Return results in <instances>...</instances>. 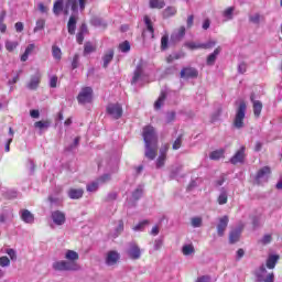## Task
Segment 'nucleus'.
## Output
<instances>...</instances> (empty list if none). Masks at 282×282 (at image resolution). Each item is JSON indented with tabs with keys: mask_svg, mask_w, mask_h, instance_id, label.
Returning <instances> with one entry per match:
<instances>
[{
	"mask_svg": "<svg viewBox=\"0 0 282 282\" xmlns=\"http://www.w3.org/2000/svg\"><path fill=\"white\" fill-rule=\"evenodd\" d=\"M144 67H147V62L140 61L134 70L131 85H138V83H142L144 79Z\"/></svg>",
	"mask_w": 282,
	"mask_h": 282,
	"instance_id": "8",
	"label": "nucleus"
},
{
	"mask_svg": "<svg viewBox=\"0 0 282 282\" xmlns=\"http://www.w3.org/2000/svg\"><path fill=\"white\" fill-rule=\"evenodd\" d=\"M41 30H45V20H43V19H39L36 21L33 32H34V34H36V32H41Z\"/></svg>",
	"mask_w": 282,
	"mask_h": 282,
	"instance_id": "39",
	"label": "nucleus"
},
{
	"mask_svg": "<svg viewBox=\"0 0 282 282\" xmlns=\"http://www.w3.org/2000/svg\"><path fill=\"white\" fill-rule=\"evenodd\" d=\"M85 31H87V25L83 24L82 31L76 35V41L79 43V45H83V41H85V35L83 34Z\"/></svg>",
	"mask_w": 282,
	"mask_h": 282,
	"instance_id": "41",
	"label": "nucleus"
},
{
	"mask_svg": "<svg viewBox=\"0 0 282 282\" xmlns=\"http://www.w3.org/2000/svg\"><path fill=\"white\" fill-rule=\"evenodd\" d=\"M228 216H224L219 219V223L217 225L218 237H224V232H226V229L228 228Z\"/></svg>",
	"mask_w": 282,
	"mask_h": 282,
	"instance_id": "18",
	"label": "nucleus"
},
{
	"mask_svg": "<svg viewBox=\"0 0 282 282\" xmlns=\"http://www.w3.org/2000/svg\"><path fill=\"white\" fill-rule=\"evenodd\" d=\"M39 85H41V73L36 72L34 75L31 76V79L26 84V87L31 91H35V89H39Z\"/></svg>",
	"mask_w": 282,
	"mask_h": 282,
	"instance_id": "12",
	"label": "nucleus"
},
{
	"mask_svg": "<svg viewBox=\"0 0 282 282\" xmlns=\"http://www.w3.org/2000/svg\"><path fill=\"white\" fill-rule=\"evenodd\" d=\"M0 265L1 268H8L10 265V259L8 257H1L0 258Z\"/></svg>",
	"mask_w": 282,
	"mask_h": 282,
	"instance_id": "59",
	"label": "nucleus"
},
{
	"mask_svg": "<svg viewBox=\"0 0 282 282\" xmlns=\"http://www.w3.org/2000/svg\"><path fill=\"white\" fill-rule=\"evenodd\" d=\"M119 50L123 53L130 52L131 51V44L129 41H124L121 44H119Z\"/></svg>",
	"mask_w": 282,
	"mask_h": 282,
	"instance_id": "49",
	"label": "nucleus"
},
{
	"mask_svg": "<svg viewBox=\"0 0 282 282\" xmlns=\"http://www.w3.org/2000/svg\"><path fill=\"white\" fill-rule=\"evenodd\" d=\"M34 47H36L34 44H29L24 51V54L21 56L22 63H25L28 61L30 54L34 52Z\"/></svg>",
	"mask_w": 282,
	"mask_h": 282,
	"instance_id": "32",
	"label": "nucleus"
},
{
	"mask_svg": "<svg viewBox=\"0 0 282 282\" xmlns=\"http://www.w3.org/2000/svg\"><path fill=\"white\" fill-rule=\"evenodd\" d=\"M278 261H279V256L276 254L269 256V258L267 259V268L269 270H274V268H276Z\"/></svg>",
	"mask_w": 282,
	"mask_h": 282,
	"instance_id": "27",
	"label": "nucleus"
},
{
	"mask_svg": "<svg viewBox=\"0 0 282 282\" xmlns=\"http://www.w3.org/2000/svg\"><path fill=\"white\" fill-rule=\"evenodd\" d=\"M85 191H83V188H70L67 192L69 199H80V197H83Z\"/></svg>",
	"mask_w": 282,
	"mask_h": 282,
	"instance_id": "22",
	"label": "nucleus"
},
{
	"mask_svg": "<svg viewBox=\"0 0 282 282\" xmlns=\"http://www.w3.org/2000/svg\"><path fill=\"white\" fill-rule=\"evenodd\" d=\"M184 36H186V28L181 26L172 33L171 43H180V41H182Z\"/></svg>",
	"mask_w": 282,
	"mask_h": 282,
	"instance_id": "14",
	"label": "nucleus"
},
{
	"mask_svg": "<svg viewBox=\"0 0 282 282\" xmlns=\"http://www.w3.org/2000/svg\"><path fill=\"white\" fill-rule=\"evenodd\" d=\"M177 14V8L167 7L163 11V19H171V17H175Z\"/></svg>",
	"mask_w": 282,
	"mask_h": 282,
	"instance_id": "29",
	"label": "nucleus"
},
{
	"mask_svg": "<svg viewBox=\"0 0 282 282\" xmlns=\"http://www.w3.org/2000/svg\"><path fill=\"white\" fill-rule=\"evenodd\" d=\"M147 226H149V220H142L137 226L133 227V230L134 231L144 230V228H147Z\"/></svg>",
	"mask_w": 282,
	"mask_h": 282,
	"instance_id": "51",
	"label": "nucleus"
},
{
	"mask_svg": "<svg viewBox=\"0 0 282 282\" xmlns=\"http://www.w3.org/2000/svg\"><path fill=\"white\" fill-rule=\"evenodd\" d=\"M256 276L259 282H274V273H268V269L263 264L256 271Z\"/></svg>",
	"mask_w": 282,
	"mask_h": 282,
	"instance_id": "7",
	"label": "nucleus"
},
{
	"mask_svg": "<svg viewBox=\"0 0 282 282\" xmlns=\"http://www.w3.org/2000/svg\"><path fill=\"white\" fill-rule=\"evenodd\" d=\"M164 100H166V93L161 91L158 100L154 102V109H162V105H164Z\"/></svg>",
	"mask_w": 282,
	"mask_h": 282,
	"instance_id": "34",
	"label": "nucleus"
},
{
	"mask_svg": "<svg viewBox=\"0 0 282 282\" xmlns=\"http://www.w3.org/2000/svg\"><path fill=\"white\" fill-rule=\"evenodd\" d=\"M210 160H221L224 158V150H216L209 154Z\"/></svg>",
	"mask_w": 282,
	"mask_h": 282,
	"instance_id": "42",
	"label": "nucleus"
},
{
	"mask_svg": "<svg viewBox=\"0 0 282 282\" xmlns=\"http://www.w3.org/2000/svg\"><path fill=\"white\" fill-rule=\"evenodd\" d=\"M185 47H187V50H202V43L199 42H186L185 43Z\"/></svg>",
	"mask_w": 282,
	"mask_h": 282,
	"instance_id": "43",
	"label": "nucleus"
},
{
	"mask_svg": "<svg viewBox=\"0 0 282 282\" xmlns=\"http://www.w3.org/2000/svg\"><path fill=\"white\" fill-rule=\"evenodd\" d=\"M199 73L196 68L193 67H185L181 70V78H197Z\"/></svg>",
	"mask_w": 282,
	"mask_h": 282,
	"instance_id": "17",
	"label": "nucleus"
},
{
	"mask_svg": "<svg viewBox=\"0 0 282 282\" xmlns=\"http://www.w3.org/2000/svg\"><path fill=\"white\" fill-rule=\"evenodd\" d=\"M246 109H248L246 101H240L236 110V117L234 120V127H236V129H243V120L246 119Z\"/></svg>",
	"mask_w": 282,
	"mask_h": 282,
	"instance_id": "3",
	"label": "nucleus"
},
{
	"mask_svg": "<svg viewBox=\"0 0 282 282\" xmlns=\"http://www.w3.org/2000/svg\"><path fill=\"white\" fill-rule=\"evenodd\" d=\"M94 52V45L91 43H86L84 46V54H91Z\"/></svg>",
	"mask_w": 282,
	"mask_h": 282,
	"instance_id": "61",
	"label": "nucleus"
},
{
	"mask_svg": "<svg viewBox=\"0 0 282 282\" xmlns=\"http://www.w3.org/2000/svg\"><path fill=\"white\" fill-rule=\"evenodd\" d=\"M107 113L112 116L115 120H120L122 118V106L120 104H109L107 106Z\"/></svg>",
	"mask_w": 282,
	"mask_h": 282,
	"instance_id": "10",
	"label": "nucleus"
},
{
	"mask_svg": "<svg viewBox=\"0 0 282 282\" xmlns=\"http://www.w3.org/2000/svg\"><path fill=\"white\" fill-rule=\"evenodd\" d=\"M182 252L185 257H188L195 252V247L193 245H185L182 248Z\"/></svg>",
	"mask_w": 282,
	"mask_h": 282,
	"instance_id": "37",
	"label": "nucleus"
},
{
	"mask_svg": "<svg viewBox=\"0 0 282 282\" xmlns=\"http://www.w3.org/2000/svg\"><path fill=\"white\" fill-rule=\"evenodd\" d=\"M270 175H272V170L270 169V166H263L256 174V177H254L256 184L268 183V180H270Z\"/></svg>",
	"mask_w": 282,
	"mask_h": 282,
	"instance_id": "5",
	"label": "nucleus"
},
{
	"mask_svg": "<svg viewBox=\"0 0 282 282\" xmlns=\"http://www.w3.org/2000/svg\"><path fill=\"white\" fill-rule=\"evenodd\" d=\"M219 54H221V46H218L214 50V52L212 54L208 55L207 57V65L213 66L215 65L216 61H217V56H219Z\"/></svg>",
	"mask_w": 282,
	"mask_h": 282,
	"instance_id": "21",
	"label": "nucleus"
},
{
	"mask_svg": "<svg viewBox=\"0 0 282 282\" xmlns=\"http://www.w3.org/2000/svg\"><path fill=\"white\" fill-rule=\"evenodd\" d=\"M98 184H100V182H98V181L88 184L87 185L88 193H96V191H98Z\"/></svg>",
	"mask_w": 282,
	"mask_h": 282,
	"instance_id": "53",
	"label": "nucleus"
},
{
	"mask_svg": "<svg viewBox=\"0 0 282 282\" xmlns=\"http://www.w3.org/2000/svg\"><path fill=\"white\" fill-rule=\"evenodd\" d=\"M57 83H58V77H57L56 75H54V76H52V77L50 78V87H51L52 89H56Z\"/></svg>",
	"mask_w": 282,
	"mask_h": 282,
	"instance_id": "60",
	"label": "nucleus"
},
{
	"mask_svg": "<svg viewBox=\"0 0 282 282\" xmlns=\"http://www.w3.org/2000/svg\"><path fill=\"white\" fill-rule=\"evenodd\" d=\"M6 21V11H2L0 13V32L2 34H4L6 30H8V26L6 25V23H3Z\"/></svg>",
	"mask_w": 282,
	"mask_h": 282,
	"instance_id": "40",
	"label": "nucleus"
},
{
	"mask_svg": "<svg viewBox=\"0 0 282 282\" xmlns=\"http://www.w3.org/2000/svg\"><path fill=\"white\" fill-rule=\"evenodd\" d=\"M52 124V122H50V120L46 121H37L34 123L35 129H50V126Z\"/></svg>",
	"mask_w": 282,
	"mask_h": 282,
	"instance_id": "38",
	"label": "nucleus"
},
{
	"mask_svg": "<svg viewBox=\"0 0 282 282\" xmlns=\"http://www.w3.org/2000/svg\"><path fill=\"white\" fill-rule=\"evenodd\" d=\"M76 23H77L76 15H70L67 23L68 34H72V35L76 34Z\"/></svg>",
	"mask_w": 282,
	"mask_h": 282,
	"instance_id": "26",
	"label": "nucleus"
},
{
	"mask_svg": "<svg viewBox=\"0 0 282 282\" xmlns=\"http://www.w3.org/2000/svg\"><path fill=\"white\" fill-rule=\"evenodd\" d=\"M113 48H109L102 56V61H104V65L102 67L105 69H107V67H109V63H111L113 61Z\"/></svg>",
	"mask_w": 282,
	"mask_h": 282,
	"instance_id": "23",
	"label": "nucleus"
},
{
	"mask_svg": "<svg viewBox=\"0 0 282 282\" xmlns=\"http://www.w3.org/2000/svg\"><path fill=\"white\" fill-rule=\"evenodd\" d=\"M192 226L193 228H202V218L200 217L192 218Z\"/></svg>",
	"mask_w": 282,
	"mask_h": 282,
	"instance_id": "57",
	"label": "nucleus"
},
{
	"mask_svg": "<svg viewBox=\"0 0 282 282\" xmlns=\"http://www.w3.org/2000/svg\"><path fill=\"white\" fill-rule=\"evenodd\" d=\"M53 270L56 272H78L80 264L73 261L59 260L53 263Z\"/></svg>",
	"mask_w": 282,
	"mask_h": 282,
	"instance_id": "2",
	"label": "nucleus"
},
{
	"mask_svg": "<svg viewBox=\"0 0 282 282\" xmlns=\"http://www.w3.org/2000/svg\"><path fill=\"white\" fill-rule=\"evenodd\" d=\"M240 237H241V228L232 229L229 234V242L237 243Z\"/></svg>",
	"mask_w": 282,
	"mask_h": 282,
	"instance_id": "24",
	"label": "nucleus"
},
{
	"mask_svg": "<svg viewBox=\"0 0 282 282\" xmlns=\"http://www.w3.org/2000/svg\"><path fill=\"white\" fill-rule=\"evenodd\" d=\"M142 186H139L133 193H132V198L138 200L140 197H142Z\"/></svg>",
	"mask_w": 282,
	"mask_h": 282,
	"instance_id": "56",
	"label": "nucleus"
},
{
	"mask_svg": "<svg viewBox=\"0 0 282 282\" xmlns=\"http://www.w3.org/2000/svg\"><path fill=\"white\" fill-rule=\"evenodd\" d=\"M78 6L80 12H83V10H85V6H87V0H66L64 14H69V8L72 12H78Z\"/></svg>",
	"mask_w": 282,
	"mask_h": 282,
	"instance_id": "4",
	"label": "nucleus"
},
{
	"mask_svg": "<svg viewBox=\"0 0 282 282\" xmlns=\"http://www.w3.org/2000/svg\"><path fill=\"white\" fill-rule=\"evenodd\" d=\"M196 282H210V276L202 275V276L197 278Z\"/></svg>",
	"mask_w": 282,
	"mask_h": 282,
	"instance_id": "64",
	"label": "nucleus"
},
{
	"mask_svg": "<svg viewBox=\"0 0 282 282\" xmlns=\"http://www.w3.org/2000/svg\"><path fill=\"white\" fill-rule=\"evenodd\" d=\"M182 134L177 137V139L173 142L172 149L173 151H177L180 149H182Z\"/></svg>",
	"mask_w": 282,
	"mask_h": 282,
	"instance_id": "50",
	"label": "nucleus"
},
{
	"mask_svg": "<svg viewBox=\"0 0 282 282\" xmlns=\"http://www.w3.org/2000/svg\"><path fill=\"white\" fill-rule=\"evenodd\" d=\"M14 218V215L12 214V209H3V212L0 214V224H8V221H11Z\"/></svg>",
	"mask_w": 282,
	"mask_h": 282,
	"instance_id": "20",
	"label": "nucleus"
},
{
	"mask_svg": "<svg viewBox=\"0 0 282 282\" xmlns=\"http://www.w3.org/2000/svg\"><path fill=\"white\" fill-rule=\"evenodd\" d=\"M48 200L51 202L52 206H61V204H63V198L58 196H50Z\"/></svg>",
	"mask_w": 282,
	"mask_h": 282,
	"instance_id": "48",
	"label": "nucleus"
},
{
	"mask_svg": "<svg viewBox=\"0 0 282 282\" xmlns=\"http://www.w3.org/2000/svg\"><path fill=\"white\" fill-rule=\"evenodd\" d=\"M52 220L56 226H63L65 224V213L55 210L51 214Z\"/></svg>",
	"mask_w": 282,
	"mask_h": 282,
	"instance_id": "16",
	"label": "nucleus"
},
{
	"mask_svg": "<svg viewBox=\"0 0 282 282\" xmlns=\"http://www.w3.org/2000/svg\"><path fill=\"white\" fill-rule=\"evenodd\" d=\"M272 242V235L267 234L262 237V239L260 240V243H262V246H268V243Z\"/></svg>",
	"mask_w": 282,
	"mask_h": 282,
	"instance_id": "55",
	"label": "nucleus"
},
{
	"mask_svg": "<svg viewBox=\"0 0 282 282\" xmlns=\"http://www.w3.org/2000/svg\"><path fill=\"white\" fill-rule=\"evenodd\" d=\"M166 153H169V143L164 144L160 149V155L166 158Z\"/></svg>",
	"mask_w": 282,
	"mask_h": 282,
	"instance_id": "63",
	"label": "nucleus"
},
{
	"mask_svg": "<svg viewBox=\"0 0 282 282\" xmlns=\"http://www.w3.org/2000/svg\"><path fill=\"white\" fill-rule=\"evenodd\" d=\"M90 23L91 25H95V28H107V22L100 18H93Z\"/></svg>",
	"mask_w": 282,
	"mask_h": 282,
	"instance_id": "36",
	"label": "nucleus"
},
{
	"mask_svg": "<svg viewBox=\"0 0 282 282\" xmlns=\"http://www.w3.org/2000/svg\"><path fill=\"white\" fill-rule=\"evenodd\" d=\"M94 99V89L91 87H85L77 96L79 105H87Z\"/></svg>",
	"mask_w": 282,
	"mask_h": 282,
	"instance_id": "6",
	"label": "nucleus"
},
{
	"mask_svg": "<svg viewBox=\"0 0 282 282\" xmlns=\"http://www.w3.org/2000/svg\"><path fill=\"white\" fill-rule=\"evenodd\" d=\"M143 140L145 142V158L153 160L158 155V134L155 128L147 126L143 128Z\"/></svg>",
	"mask_w": 282,
	"mask_h": 282,
	"instance_id": "1",
	"label": "nucleus"
},
{
	"mask_svg": "<svg viewBox=\"0 0 282 282\" xmlns=\"http://www.w3.org/2000/svg\"><path fill=\"white\" fill-rule=\"evenodd\" d=\"M128 256L130 257V259H133L134 261H137V259H140V257H142V251L140 250V247L135 242L129 243Z\"/></svg>",
	"mask_w": 282,
	"mask_h": 282,
	"instance_id": "11",
	"label": "nucleus"
},
{
	"mask_svg": "<svg viewBox=\"0 0 282 282\" xmlns=\"http://www.w3.org/2000/svg\"><path fill=\"white\" fill-rule=\"evenodd\" d=\"M20 217L24 224H34V214H31L28 209H21Z\"/></svg>",
	"mask_w": 282,
	"mask_h": 282,
	"instance_id": "19",
	"label": "nucleus"
},
{
	"mask_svg": "<svg viewBox=\"0 0 282 282\" xmlns=\"http://www.w3.org/2000/svg\"><path fill=\"white\" fill-rule=\"evenodd\" d=\"M52 54H53V58H55V61H61L63 58V52L61 51V47L53 45L52 46Z\"/></svg>",
	"mask_w": 282,
	"mask_h": 282,
	"instance_id": "35",
	"label": "nucleus"
},
{
	"mask_svg": "<svg viewBox=\"0 0 282 282\" xmlns=\"http://www.w3.org/2000/svg\"><path fill=\"white\" fill-rule=\"evenodd\" d=\"M161 50L162 52L169 50V34H164L161 37Z\"/></svg>",
	"mask_w": 282,
	"mask_h": 282,
	"instance_id": "45",
	"label": "nucleus"
},
{
	"mask_svg": "<svg viewBox=\"0 0 282 282\" xmlns=\"http://www.w3.org/2000/svg\"><path fill=\"white\" fill-rule=\"evenodd\" d=\"M261 14L254 13L253 15H250L249 21H251V23H254L256 25H259V23H261Z\"/></svg>",
	"mask_w": 282,
	"mask_h": 282,
	"instance_id": "52",
	"label": "nucleus"
},
{
	"mask_svg": "<svg viewBox=\"0 0 282 282\" xmlns=\"http://www.w3.org/2000/svg\"><path fill=\"white\" fill-rule=\"evenodd\" d=\"M65 2V0H56L53 4V13L58 17V14H61L62 10H63V3Z\"/></svg>",
	"mask_w": 282,
	"mask_h": 282,
	"instance_id": "31",
	"label": "nucleus"
},
{
	"mask_svg": "<svg viewBox=\"0 0 282 282\" xmlns=\"http://www.w3.org/2000/svg\"><path fill=\"white\" fill-rule=\"evenodd\" d=\"M217 45V41L209 40L206 43H200L202 50H213Z\"/></svg>",
	"mask_w": 282,
	"mask_h": 282,
	"instance_id": "44",
	"label": "nucleus"
},
{
	"mask_svg": "<svg viewBox=\"0 0 282 282\" xmlns=\"http://www.w3.org/2000/svg\"><path fill=\"white\" fill-rule=\"evenodd\" d=\"M217 203L219 204V206L228 204V191H226L224 187L220 188V194L218 195Z\"/></svg>",
	"mask_w": 282,
	"mask_h": 282,
	"instance_id": "25",
	"label": "nucleus"
},
{
	"mask_svg": "<svg viewBox=\"0 0 282 282\" xmlns=\"http://www.w3.org/2000/svg\"><path fill=\"white\" fill-rule=\"evenodd\" d=\"M7 254L10 257L11 261H17V251H14V249H7Z\"/></svg>",
	"mask_w": 282,
	"mask_h": 282,
	"instance_id": "62",
	"label": "nucleus"
},
{
	"mask_svg": "<svg viewBox=\"0 0 282 282\" xmlns=\"http://www.w3.org/2000/svg\"><path fill=\"white\" fill-rule=\"evenodd\" d=\"M250 100L253 104V116L259 118V116H261V111H263V104L260 100H254V93L250 95Z\"/></svg>",
	"mask_w": 282,
	"mask_h": 282,
	"instance_id": "15",
	"label": "nucleus"
},
{
	"mask_svg": "<svg viewBox=\"0 0 282 282\" xmlns=\"http://www.w3.org/2000/svg\"><path fill=\"white\" fill-rule=\"evenodd\" d=\"M65 259H67V261H72L73 263H76V261H78L79 259L78 252L74 250H67L65 253Z\"/></svg>",
	"mask_w": 282,
	"mask_h": 282,
	"instance_id": "30",
	"label": "nucleus"
},
{
	"mask_svg": "<svg viewBox=\"0 0 282 282\" xmlns=\"http://www.w3.org/2000/svg\"><path fill=\"white\" fill-rule=\"evenodd\" d=\"M19 47V42H12V41H7L6 42V50L8 52H14Z\"/></svg>",
	"mask_w": 282,
	"mask_h": 282,
	"instance_id": "46",
	"label": "nucleus"
},
{
	"mask_svg": "<svg viewBox=\"0 0 282 282\" xmlns=\"http://www.w3.org/2000/svg\"><path fill=\"white\" fill-rule=\"evenodd\" d=\"M230 164H243L246 162V145H241L240 149L230 158Z\"/></svg>",
	"mask_w": 282,
	"mask_h": 282,
	"instance_id": "9",
	"label": "nucleus"
},
{
	"mask_svg": "<svg viewBox=\"0 0 282 282\" xmlns=\"http://www.w3.org/2000/svg\"><path fill=\"white\" fill-rule=\"evenodd\" d=\"M120 261V253L116 250H111L107 252L106 256V264L108 265H116Z\"/></svg>",
	"mask_w": 282,
	"mask_h": 282,
	"instance_id": "13",
	"label": "nucleus"
},
{
	"mask_svg": "<svg viewBox=\"0 0 282 282\" xmlns=\"http://www.w3.org/2000/svg\"><path fill=\"white\" fill-rule=\"evenodd\" d=\"M234 12H235V8L229 7L224 11L223 17L226 19V21H230L232 19Z\"/></svg>",
	"mask_w": 282,
	"mask_h": 282,
	"instance_id": "47",
	"label": "nucleus"
},
{
	"mask_svg": "<svg viewBox=\"0 0 282 282\" xmlns=\"http://www.w3.org/2000/svg\"><path fill=\"white\" fill-rule=\"evenodd\" d=\"M166 6V2L164 0H150V8L156 9V10H162Z\"/></svg>",
	"mask_w": 282,
	"mask_h": 282,
	"instance_id": "33",
	"label": "nucleus"
},
{
	"mask_svg": "<svg viewBox=\"0 0 282 282\" xmlns=\"http://www.w3.org/2000/svg\"><path fill=\"white\" fill-rule=\"evenodd\" d=\"M164 162H166V156L160 155L156 160V169H162V166H164Z\"/></svg>",
	"mask_w": 282,
	"mask_h": 282,
	"instance_id": "58",
	"label": "nucleus"
},
{
	"mask_svg": "<svg viewBox=\"0 0 282 282\" xmlns=\"http://www.w3.org/2000/svg\"><path fill=\"white\" fill-rule=\"evenodd\" d=\"M143 21H144L148 32H150V34L153 39V36L155 34V29H153V22L151 21V18H149V15H144Z\"/></svg>",
	"mask_w": 282,
	"mask_h": 282,
	"instance_id": "28",
	"label": "nucleus"
},
{
	"mask_svg": "<svg viewBox=\"0 0 282 282\" xmlns=\"http://www.w3.org/2000/svg\"><path fill=\"white\" fill-rule=\"evenodd\" d=\"M79 63H80V55L75 54L72 62V69H78Z\"/></svg>",
	"mask_w": 282,
	"mask_h": 282,
	"instance_id": "54",
	"label": "nucleus"
}]
</instances>
